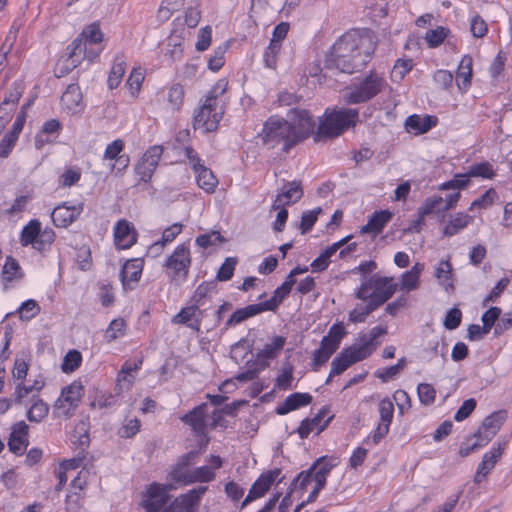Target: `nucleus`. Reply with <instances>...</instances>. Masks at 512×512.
Instances as JSON below:
<instances>
[{
    "mask_svg": "<svg viewBox=\"0 0 512 512\" xmlns=\"http://www.w3.org/2000/svg\"><path fill=\"white\" fill-rule=\"evenodd\" d=\"M373 51L374 47L368 37L345 34L334 43L326 55L324 68L352 74L368 64Z\"/></svg>",
    "mask_w": 512,
    "mask_h": 512,
    "instance_id": "1",
    "label": "nucleus"
},
{
    "mask_svg": "<svg viewBox=\"0 0 512 512\" xmlns=\"http://www.w3.org/2000/svg\"><path fill=\"white\" fill-rule=\"evenodd\" d=\"M259 137L268 148L273 149L281 146V150L285 153L299 144L293 130V124L279 116H270L264 122Z\"/></svg>",
    "mask_w": 512,
    "mask_h": 512,
    "instance_id": "2",
    "label": "nucleus"
},
{
    "mask_svg": "<svg viewBox=\"0 0 512 512\" xmlns=\"http://www.w3.org/2000/svg\"><path fill=\"white\" fill-rule=\"evenodd\" d=\"M358 115L357 109L343 108L331 112L326 110L324 117L319 120L314 140L340 136L345 130L356 125Z\"/></svg>",
    "mask_w": 512,
    "mask_h": 512,
    "instance_id": "3",
    "label": "nucleus"
},
{
    "mask_svg": "<svg viewBox=\"0 0 512 512\" xmlns=\"http://www.w3.org/2000/svg\"><path fill=\"white\" fill-rule=\"evenodd\" d=\"M398 284L393 277L373 274L365 278L356 289L354 297L358 300H371L378 308L386 303L397 291Z\"/></svg>",
    "mask_w": 512,
    "mask_h": 512,
    "instance_id": "4",
    "label": "nucleus"
},
{
    "mask_svg": "<svg viewBox=\"0 0 512 512\" xmlns=\"http://www.w3.org/2000/svg\"><path fill=\"white\" fill-rule=\"evenodd\" d=\"M386 86V80L371 71L359 83L346 88L343 100L348 105L366 103L381 93Z\"/></svg>",
    "mask_w": 512,
    "mask_h": 512,
    "instance_id": "5",
    "label": "nucleus"
},
{
    "mask_svg": "<svg viewBox=\"0 0 512 512\" xmlns=\"http://www.w3.org/2000/svg\"><path fill=\"white\" fill-rule=\"evenodd\" d=\"M55 237L53 229L46 227L42 230L41 222L37 219H32L23 227L20 243L24 247L32 246L35 250L42 252L51 247Z\"/></svg>",
    "mask_w": 512,
    "mask_h": 512,
    "instance_id": "6",
    "label": "nucleus"
},
{
    "mask_svg": "<svg viewBox=\"0 0 512 512\" xmlns=\"http://www.w3.org/2000/svg\"><path fill=\"white\" fill-rule=\"evenodd\" d=\"M223 115L224 109L218 108L213 97H207L194 113L193 127L195 130L202 129L205 133L216 131Z\"/></svg>",
    "mask_w": 512,
    "mask_h": 512,
    "instance_id": "7",
    "label": "nucleus"
},
{
    "mask_svg": "<svg viewBox=\"0 0 512 512\" xmlns=\"http://www.w3.org/2000/svg\"><path fill=\"white\" fill-rule=\"evenodd\" d=\"M191 266L190 248L187 242L178 245L165 261L164 267L173 280H185Z\"/></svg>",
    "mask_w": 512,
    "mask_h": 512,
    "instance_id": "8",
    "label": "nucleus"
},
{
    "mask_svg": "<svg viewBox=\"0 0 512 512\" xmlns=\"http://www.w3.org/2000/svg\"><path fill=\"white\" fill-rule=\"evenodd\" d=\"M199 451L191 450L177 458L170 467L167 479L181 486H189L193 471L192 466L198 462Z\"/></svg>",
    "mask_w": 512,
    "mask_h": 512,
    "instance_id": "9",
    "label": "nucleus"
},
{
    "mask_svg": "<svg viewBox=\"0 0 512 512\" xmlns=\"http://www.w3.org/2000/svg\"><path fill=\"white\" fill-rule=\"evenodd\" d=\"M290 123L293 124V130L296 134L298 143L315 136L316 123L312 114L306 109L293 108L289 111Z\"/></svg>",
    "mask_w": 512,
    "mask_h": 512,
    "instance_id": "10",
    "label": "nucleus"
},
{
    "mask_svg": "<svg viewBox=\"0 0 512 512\" xmlns=\"http://www.w3.org/2000/svg\"><path fill=\"white\" fill-rule=\"evenodd\" d=\"M207 486H198L176 497L162 512H196Z\"/></svg>",
    "mask_w": 512,
    "mask_h": 512,
    "instance_id": "11",
    "label": "nucleus"
},
{
    "mask_svg": "<svg viewBox=\"0 0 512 512\" xmlns=\"http://www.w3.org/2000/svg\"><path fill=\"white\" fill-rule=\"evenodd\" d=\"M281 473L282 470L280 468H274L262 473L252 484L248 495L242 502V507H245L252 501L263 497L276 480H278V483H281L284 479V476L280 477Z\"/></svg>",
    "mask_w": 512,
    "mask_h": 512,
    "instance_id": "12",
    "label": "nucleus"
},
{
    "mask_svg": "<svg viewBox=\"0 0 512 512\" xmlns=\"http://www.w3.org/2000/svg\"><path fill=\"white\" fill-rule=\"evenodd\" d=\"M163 154V147L160 145L151 146L141 157L135 167V172L140 181L148 182L151 180L158 163Z\"/></svg>",
    "mask_w": 512,
    "mask_h": 512,
    "instance_id": "13",
    "label": "nucleus"
},
{
    "mask_svg": "<svg viewBox=\"0 0 512 512\" xmlns=\"http://www.w3.org/2000/svg\"><path fill=\"white\" fill-rule=\"evenodd\" d=\"M173 483H152L148 488V499L144 501L146 512H159L170 500L168 491L175 489Z\"/></svg>",
    "mask_w": 512,
    "mask_h": 512,
    "instance_id": "14",
    "label": "nucleus"
},
{
    "mask_svg": "<svg viewBox=\"0 0 512 512\" xmlns=\"http://www.w3.org/2000/svg\"><path fill=\"white\" fill-rule=\"evenodd\" d=\"M364 349H357L356 345L344 348L331 362L330 376L340 375L352 364L365 358Z\"/></svg>",
    "mask_w": 512,
    "mask_h": 512,
    "instance_id": "15",
    "label": "nucleus"
},
{
    "mask_svg": "<svg viewBox=\"0 0 512 512\" xmlns=\"http://www.w3.org/2000/svg\"><path fill=\"white\" fill-rule=\"evenodd\" d=\"M207 410L208 405L206 403H202L193 408L187 414L181 416L180 420L190 426L197 436H205L207 434Z\"/></svg>",
    "mask_w": 512,
    "mask_h": 512,
    "instance_id": "16",
    "label": "nucleus"
},
{
    "mask_svg": "<svg viewBox=\"0 0 512 512\" xmlns=\"http://www.w3.org/2000/svg\"><path fill=\"white\" fill-rule=\"evenodd\" d=\"M84 387L81 382L74 381L61 391V397L57 401V407L63 409L65 415H69L81 401Z\"/></svg>",
    "mask_w": 512,
    "mask_h": 512,
    "instance_id": "17",
    "label": "nucleus"
},
{
    "mask_svg": "<svg viewBox=\"0 0 512 512\" xmlns=\"http://www.w3.org/2000/svg\"><path fill=\"white\" fill-rule=\"evenodd\" d=\"M138 233L134 225L126 219L117 221L114 227V242L118 249H128L137 241Z\"/></svg>",
    "mask_w": 512,
    "mask_h": 512,
    "instance_id": "18",
    "label": "nucleus"
},
{
    "mask_svg": "<svg viewBox=\"0 0 512 512\" xmlns=\"http://www.w3.org/2000/svg\"><path fill=\"white\" fill-rule=\"evenodd\" d=\"M203 317L204 311L197 304L192 303L174 315L171 322L173 324H184L193 330L199 331Z\"/></svg>",
    "mask_w": 512,
    "mask_h": 512,
    "instance_id": "19",
    "label": "nucleus"
},
{
    "mask_svg": "<svg viewBox=\"0 0 512 512\" xmlns=\"http://www.w3.org/2000/svg\"><path fill=\"white\" fill-rule=\"evenodd\" d=\"M144 261L141 258L128 260L120 271V279L125 290L134 289L142 274Z\"/></svg>",
    "mask_w": 512,
    "mask_h": 512,
    "instance_id": "20",
    "label": "nucleus"
},
{
    "mask_svg": "<svg viewBox=\"0 0 512 512\" xmlns=\"http://www.w3.org/2000/svg\"><path fill=\"white\" fill-rule=\"evenodd\" d=\"M83 203L77 206L68 207L66 204L55 207L51 218L56 227L66 228L72 224L83 211Z\"/></svg>",
    "mask_w": 512,
    "mask_h": 512,
    "instance_id": "21",
    "label": "nucleus"
},
{
    "mask_svg": "<svg viewBox=\"0 0 512 512\" xmlns=\"http://www.w3.org/2000/svg\"><path fill=\"white\" fill-rule=\"evenodd\" d=\"M286 339L283 336H275L271 343H267L262 350L257 353V361L254 365L259 369H265L269 366L270 360L277 357L283 349Z\"/></svg>",
    "mask_w": 512,
    "mask_h": 512,
    "instance_id": "22",
    "label": "nucleus"
},
{
    "mask_svg": "<svg viewBox=\"0 0 512 512\" xmlns=\"http://www.w3.org/2000/svg\"><path fill=\"white\" fill-rule=\"evenodd\" d=\"M23 277L24 272L18 261L12 256H8L1 273V280L4 289L8 290L9 288L13 287L14 283L21 281Z\"/></svg>",
    "mask_w": 512,
    "mask_h": 512,
    "instance_id": "23",
    "label": "nucleus"
},
{
    "mask_svg": "<svg viewBox=\"0 0 512 512\" xmlns=\"http://www.w3.org/2000/svg\"><path fill=\"white\" fill-rule=\"evenodd\" d=\"M312 400L313 398L309 393H292L286 397L282 404L277 406L276 413L278 415H286L293 410L309 405Z\"/></svg>",
    "mask_w": 512,
    "mask_h": 512,
    "instance_id": "24",
    "label": "nucleus"
},
{
    "mask_svg": "<svg viewBox=\"0 0 512 512\" xmlns=\"http://www.w3.org/2000/svg\"><path fill=\"white\" fill-rule=\"evenodd\" d=\"M437 118L435 116H420L417 114L410 115L406 121L405 126L408 132L415 134H423L428 132L432 127L436 126Z\"/></svg>",
    "mask_w": 512,
    "mask_h": 512,
    "instance_id": "25",
    "label": "nucleus"
},
{
    "mask_svg": "<svg viewBox=\"0 0 512 512\" xmlns=\"http://www.w3.org/2000/svg\"><path fill=\"white\" fill-rule=\"evenodd\" d=\"M393 214L388 210L375 211L369 218L366 225L361 227L362 234L372 233L378 235L385 225L391 220Z\"/></svg>",
    "mask_w": 512,
    "mask_h": 512,
    "instance_id": "26",
    "label": "nucleus"
},
{
    "mask_svg": "<svg viewBox=\"0 0 512 512\" xmlns=\"http://www.w3.org/2000/svg\"><path fill=\"white\" fill-rule=\"evenodd\" d=\"M82 93L80 87L72 83L61 96V103L65 109L72 113L81 110Z\"/></svg>",
    "mask_w": 512,
    "mask_h": 512,
    "instance_id": "27",
    "label": "nucleus"
},
{
    "mask_svg": "<svg viewBox=\"0 0 512 512\" xmlns=\"http://www.w3.org/2000/svg\"><path fill=\"white\" fill-rule=\"evenodd\" d=\"M387 334V328L376 326L370 330L368 335L364 334L360 336L361 344L357 346V349H364L365 358H368L377 348V338Z\"/></svg>",
    "mask_w": 512,
    "mask_h": 512,
    "instance_id": "28",
    "label": "nucleus"
},
{
    "mask_svg": "<svg viewBox=\"0 0 512 512\" xmlns=\"http://www.w3.org/2000/svg\"><path fill=\"white\" fill-rule=\"evenodd\" d=\"M472 63V57L465 55L459 64L456 74V84L462 92L466 91L471 85Z\"/></svg>",
    "mask_w": 512,
    "mask_h": 512,
    "instance_id": "29",
    "label": "nucleus"
},
{
    "mask_svg": "<svg viewBox=\"0 0 512 512\" xmlns=\"http://www.w3.org/2000/svg\"><path fill=\"white\" fill-rule=\"evenodd\" d=\"M507 446V441H499L496 446H494L489 452L485 453L482 461L479 463L478 467L481 470H484L485 473L489 474L496 463L500 460L503 451Z\"/></svg>",
    "mask_w": 512,
    "mask_h": 512,
    "instance_id": "30",
    "label": "nucleus"
},
{
    "mask_svg": "<svg viewBox=\"0 0 512 512\" xmlns=\"http://www.w3.org/2000/svg\"><path fill=\"white\" fill-rule=\"evenodd\" d=\"M265 312L260 303L250 304L244 308L237 309L226 322V327L235 326L242 323L250 317Z\"/></svg>",
    "mask_w": 512,
    "mask_h": 512,
    "instance_id": "31",
    "label": "nucleus"
},
{
    "mask_svg": "<svg viewBox=\"0 0 512 512\" xmlns=\"http://www.w3.org/2000/svg\"><path fill=\"white\" fill-rule=\"evenodd\" d=\"M506 419L507 411H495L485 417L479 427L494 437L499 432Z\"/></svg>",
    "mask_w": 512,
    "mask_h": 512,
    "instance_id": "32",
    "label": "nucleus"
},
{
    "mask_svg": "<svg viewBox=\"0 0 512 512\" xmlns=\"http://www.w3.org/2000/svg\"><path fill=\"white\" fill-rule=\"evenodd\" d=\"M346 334L347 331L344 327V324L342 322L335 323L330 327L328 334L322 338L320 343L322 346L331 348L332 351H337L341 340Z\"/></svg>",
    "mask_w": 512,
    "mask_h": 512,
    "instance_id": "33",
    "label": "nucleus"
},
{
    "mask_svg": "<svg viewBox=\"0 0 512 512\" xmlns=\"http://www.w3.org/2000/svg\"><path fill=\"white\" fill-rule=\"evenodd\" d=\"M473 217L469 214L459 212L452 218L443 229V236L451 237L465 229L471 222Z\"/></svg>",
    "mask_w": 512,
    "mask_h": 512,
    "instance_id": "34",
    "label": "nucleus"
},
{
    "mask_svg": "<svg viewBox=\"0 0 512 512\" xmlns=\"http://www.w3.org/2000/svg\"><path fill=\"white\" fill-rule=\"evenodd\" d=\"M198 186L207 193H213L218 185V179L213 172L206 166H202L194 171Z\"/></svg>",
    "mask_w": 512,
    "mask_h": 512,
    "instance_id": "35",
    "label": "nucleus"
},
{
    "mask_svg": "<svg viewBox=\"0 0 512 512\" xmlns=\"http://www.w3.org/2000/svg\"><path fill=\"white\" fill-rule=\"evenodd\" d=\"M126 62L122 55H117L114 59L113 66L108 76L107 84L109 89H115L121 83L125 74Z\"/></svg>",
    "mask_w": 512,
    "mask_h": 512,
    "instance_id": "36",
    "label": "nucleus"
},
{
    "mask_svg": "<svg viewBox=\"0 0 512 512\" xmlns=\"http://www.w3.org/2000/svg\"><path fill=\"white\" fill-rule=\"evenodd\" d=\"M327 412L328 408L323 407L313 418H306L302 420L296 430L300 438L306 439L310 433L320 424L321 420L326 416Z\"/></svg>",
    "mask_w": 512,
    "mask_h": 512,
    "instance_id": "37",
    "label": "nucleus"
},
{
    "mask_svg": "<svg viewBox=\"0 0 512 512\" xmlns=\"http://www.w3.org/2000/svg\"><path fill=\"white\" fill-rule=\"evenodd\" d=\"M424 270V264L416 263L409 271L403 273L401 278V289L406 291L414 290L418 287L419 277Z\"/></svg>",
    "mask_w": 512,
    "mask_h": 512,
    "instance_id": "38",
    "label": "nucleus"
},
{
    "mask_svg": "<svg viewBox=\"0 0 512 512\" xmlns=\"http://www.w3.org/2000/svg\"><path fill=\"white\" fill-rule=\"evenodd\" d=\"M278 194L282 195V198L284 200V205L289 206V205L297 202L303 196L301 182H299V181L289 182L287 185H285L281 189V192H279Z\"/></svg>",
    "mask_w": 512,
    "mask_h": 512,
    "instance_id": "39",
    "label": "nucleus"
},
{
    "mask_svg": "<svg viewBox=\"0 0 512 512\" xmlns=\"http://www.w3.org/2000/svg\"><path fill=\"white\" fill-rule=\"evenodd\" d=\"M365 305L358 304L349 312V321L352 323H363L369 314L375 311L378 307L371 301L366 300Z\"/></svg>",
    "mask_w": 512,
    "mask_h": 512,
    "instance_id": "40",
    "label": "nucleus"
},
{
    "mask_svg": "<svg viewBox=\"0 0 512 512\" xmlns=\"http://www.w3.org/2000/svg\"><path fill=\"white\" fill-rule=\"evenodd\" d=\"M316 464L317 467L313 472L314 481L315 483H319V486H325L327 476L330 474L334 465L330 462H327L326 457H320L312 465Z\"/></svg>",
    "mask_w": 512,
    "mask_h": 512,
    "instance_id": "41",
    "label": "nucleus"
},
{
    "mask_svg": "<svg viewBox=\"0 0 512 512\" xmlns=\"http://www.w3.org/2000/svg\"><path fill=\"white\" fill-rule=\"evenodd\" d=\"M316 467H317V464L312 465L309 469H307L305 471H301L297 475V477L292 481V483L290 484L288 491L290 490V488H292V492L296 489H298L300 491H305L307 489L308 485L312 481H314L313 472Z\"/></svg>",
    "mask_w": 512,
    "mask_h": 512,
    "instance_id": "42",
    "label": "nucleus"
},
{
    "mask_svg": "<svg viewBox=\"0 0 512 512\" xmlns=\"http://www.w3.org/2000/svg\"><path fill=\"white\" fill-rule=\"evenodd\" d=\"M216 281L202 282L195 290L191 301L194 304H197L198 307L204 306L206 303V298L208 293L214 291L216 289Z\"/></svg>",
    "mask_w": 512,
    "mask_h": 512,
    "instance_id": "43",
    "label": "nucleus"
},
{
    "mask_svg": "<svg viewBox=\"0 0 512 512\" xmlns=\"http://www.w3.org/2000/svg\"><path fill=\"white\" fill-rule=\"evenodd\" d=\"M443 202L444 199L441 196L429 197L418 209V213H421V216H427L433 213L445 212Z\"/></svg>",
    "mask_w": 512,
    "mask_h": 512,
    "instance_id": "44",
    "label": "nucleus"
},
{
    "mask_svg": "<svg viewBox=\"0 0 512 512\" xmlns=\"http://www.w3.org/2000/svg\"><path fill=\"white\" fill-rule=\"evenodd\" d=\"M73 437L77 438V440L73 441V443L77 444V448L80 450L79 454H82L90 443L88 426L86 422L81 421L77 424L75 428V434L73 435Z\"/></svg>",
    "mask_w": 512,
    "mask_h": 512,
    "instance_id": "45",
    "label": "nucleus"
},
{
    "mask_svg": "<svg viewBox=\"0 0 512 512\" xmlns=\"http://www.w3.org/2000/svg\"><path fill=\"white\" fill-rule=\"evenodd\" d=\"M40 310L39 304L35 300L29 299L23 302L16 312L19 314L21 320L29 321L36 317L40 313Z\"/></svg>",
    "mask_w": 512,
    "mask_h": 512,
    "instance_id": "46",
    "label": "nucleus"
},
{
    "mask_svg": "<svg viewBox=\"0 0 512 512\" xmlns=\"http://www.w3.org/2000/svg\"><path fill=\"white\" fill-rule=\"evenodd\" d=\"M216 478V472H213L212 469L208 468V466H200L193 468L190 485L194 483H209L214 481Z\"/></svg>",
    "mask_w": 512,
    "mask_h": 512,
    "instance_id": "47",
    "label": "nucleus"
},
{
    "mask_svg": "<svg viewBox=\"0 0 512 512\" xmlns=\"http://www.w3.org/2000/svg\"><path fill=\"white\" fill-rule=\"evenodd\" d=\"M452 276V265L449 260H441L439 263V266L435 270V277H437L441 284L445 286V289L448 290L449 288L454 289V285L448 281Z\"/></svg>",
    "mask_w": 512,
    "mask_h": 512,
    "instance_id": "48",
    "label": "nucleus"
},
{
    "mask_svg": "<svg viewBox=\"0 0 512 512\" xmlns=\"http://www.w3.org/2000/svg\"><path fill=\"white\" fill-rule=\"evenodd\" d=\"M48 411V405L43 400L38 399L28 410L27 418L31 422H40L47 416Z\"/></svg>",
    "mask_w": 512,
    "mask_h": 512,
    "instance_id": "49",
    "label": "nucleus"
},
{
    "mask_svg": "<svg viewBox=\"0 0 512 512\" xmlns=\"http://www.w3.org/2000/svg\"><path fill=\"white\" fill-rule=\"evenodd\" d=\"M82 362V355L78 350H70L64 357L62 371L65 373L74 372Z\"/></svg>",
    "mask_w": 512,
    "mask_h": 512,
    "instance_id": "50",
    "label": "nucleus"
},
{
    "mask_svg": "<svg viewBox=\"0 0 512 512\" xmlns=\"http://www.w3.org/2000/svg\"><path fill=\"white\" fill-rule=\"evenodd\" d=\"M322 212L321 207H317L310 211L303 212L301 216V222H300V231L301 234L308 233L314 226V224L317 221L318 215Z\"/></svg>",
    "mask_w": 512,
    "mask_h": 512,
    "instance_id": "51",
    "label": "nucleus"
},
{
    "mask_svg": "<svg viewBox=\"0 0 512 512\" xmlns=\"http://www.w3.org/2000/svg\"><path fill=\"white\" fill-rule=\"evenodd\" d=\"M184 88L180 84H174L168 91V102L171 105L173 111H178L184 100Z\"/></svg>",
    "mask_w": 512,
    "mask_h": 512,
    "instance_id": "52",
    "label": "nucleus"
},
{
    "mask_svg": "<svg viewBox=\"0 0 512 512\" xmlns=\"http://www.w3.org/2000/svg\"><path fill=\"white\" fill-rule=\"evenodd\" d=\"M282 45L270 42L269 46L265 49L263 54V60L265 66L270 69H276L278 55L281 51Z\"/></svg>",
    "mask_w": 512,
    "mask_h": 512,
    "instance_id": "53",
    "label": "nucleus"
},
{
    "mask_svg": "<svg viewBox=\"0 0 512 512\" xmlns=\"http://www.w3.org/2000/svg\"><path fill=\"white\" fill-rule=\"evenodd\" d=\"M24 92V84L22 81H15L12 84V88L9 90V92L5 95L4 100L0 105L6 106V105H16L20 98L22 97V94Z\"/></svg>",
    "mask_w": 512,
    "mask_h": 512,
    "instance_id": "54",
    "label": "nucleus"
},
{
    "mask_svg": "<svg viewBox=\"0 0 512 512\" xmlns=\"http://www.w3.org/2000/svg\"><path fill=\"white\" fill-rule=\"evenodd\" d=\"M335 352L327 346H322L320 343V347L313 353L312 369L318 371L319 367L324 365Z\"/></svg>",
    "mask_w": 512,
    "mask_h": 512,
    "instance_id": "55",
    "label": "nucleus"
},
{
    "mask_svg": "<svg viewBox=\"0 0 512 512\" xmlns=\"http://www.w3.org/2000/svg\"><path fill=\"white\" fill-rule=\"evenodd\" d=\"M226 239L218 231H211L210 233L201 234L196 237V244L202 248H208L216 243H223Z\"/></svg>",
    "mask_w": 512,
    "mask_h": 512,
    "instance_id": "56",
    "label": "nucleus"
},
{
    "mask_svg": "<svg viewBox=\"0 0 512 512\" xmlns=\"http://www.w3.org/2000/svg\"><path fill=\"white\" fill-rule=\"evenodd\" d=\"M86 49V42H84L81 38H77L67 47L68 58L67 61H71V65L73 68L77 66L78 58L81 56L82 52Z\"/></svg>",
    "mask_w": 512,
    "mask_h": 512,
    "instance_id": "57",
    "label": "nucleus"
},
{
    "mask_svg": "<svg viewBox=\"0 0 512 512\" xmlns=\"http://www.w3.org/2000/svg\"><path fill=\"white\" fill-rule=\"evenodd\" d=\"M182 228L183 226L180 223L172 224L170 227L163 231L161 240L154 243L152 247L159 246L160 248H163L167 243L172 242L177 237V235L181 233Z\"/></svg>",
    "mask_w": 512,
    "mask_h": 512,
    "instance_id": "58",
    "label": "nucleus"
},
{
    "mask_svg": "<svg viewBox=\"0 0 512 512\" xmlns=\"http://www.w3.org/2000/svg\"><path fill=\"white\" fill-rule=\"evenodd\" d=\"M126 323L124 319L118 318L110 322L106 330V338L108 342L116 340L118 337L123 336L125 333Z\"/></svg>",
    "mask_w": 512,
    "mask_h": 512,
    "instance_id": "59",
    "label": "nucleus"
},
{
    "mask_svg": "<svg viewBox=\"0 0 512 512\" xmlns=\"http://www.w3.org/2000/svg\"><path fill=\"white\" fill-rule=\"evenodd\" d=\"M467 175L472 177H482L491 179L492 177H494L495 173L493 171L492 165L489 162L485 161L472 165Z\"/></svg>",
    "mask_w": 512,
    "mask_h": 512,
    "instance_id": "60",
    "label": "nucleus"
},
{
    "mask_svg": "<svg viewBox=\"0 0 512 512\" xmlns=\"http://www.w3.org/2000/svg\"><path fill=\"white\" fill-rule=\"evenodd\" d=\"M237 264V259L234 257H228L225 259L224 263L219 268L216 280L218 281H228L232 278L235 266Z\"/></svg>",
    "mask_w": 512,
    "mask_h": 512,
    "instance_id": "61",
    "label": "nucleus"
},
{
    "mask_svg": "<svg viewBox=\"0 0 512 512\" xmlns=\"http://www.w3.org/2000/svg\"><path fill=\"white\" fill-rule=\"evenodd\" d=\"M419 400L423 405H432L435 401L436 390L431 384L421 383L417 388Z\"/></svg>",
    "mask_w": 512,
    "mask_h": 512,
    "instance_id": "62",
    "label": "nucleus"
},
{
    "mask_svg": "<svg viewBox=\"0 0 512 512\" xmlns=\"http://www.w3.org/2000/svg\"><path fill=\"white\" fill-rule=\"evenodd\" d=\"M8 447L16 455H22L27 447V438L16 433L14 430L8 441Z\"/></svg>",
    "mask_w": 512,
    "mask_h": 512,
    "instance_id": "63",
    "label": "nucleus"
},
{
    "mask_svg": "<svg viewBox=\"0 0 512 512\" xmlns=\"http://www.w3.org/2000/svg\"><path fill=\"white\" fill-rule=\"evenodd\" d=\"M447 36V30L444 27L428 30L426 32L425 40L429 47L435 48L443 43Z\"/></svg>",
    "mask_w": 512,
    "mask_h": 512,
    "instance_id": "64",
    "label": "nucleus"
}]
</instances>
